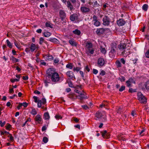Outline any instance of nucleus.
Listing matches in <instances>:
<instances>
[{
    "mask_svg": "<svg viewBox=\"0 0 149 149\" xmlns=\"http://www.w3.org/2000/svg\"><path fill=\"white\" fill-rule=\"evenodd\" d=\"M22 106H23L24 107H26L28 105V103L26 102H23L22 103Z\"/></svg>",
    "mask_w": 149,
    "mask_h": 149,
    "instance_id": "obj_62",
    "label": "nucleus"
},
{
    "mask_svg": "<svg viewBox=\"0 0 149 149\" xmlns=\"http://www.w3.org/2000/svg\"><path fill=\"white\" fill-rule=\"evenodd\" d=\"M118 48L121 52V55L125 57H127L130 54V47L125 43H120L118 45Z\"/></svg>",
    "mask_w": 149,
    "mask_h": 149,
    "instance_id": "obj_2",
    "label": "nucleus"
},
{
    "mask_svg": "<svg viewBox=\"0 0 149 149\" xmlns=\"http://www.w3.org/2000/svg\"><path fill=\"white\" fill-rule=\"evenodd\" d=\"M98 21L97 17L95 15H94L93 16V21L94 22H97Z\"/></svg>",
    "mask_w": 149,
    "mask_h": 149,
    "instance_id": "obj_37",
    "label": "nucleus"
},
{
    "mask_svg": "<svg viewBox=\"0 0 149 149\" xmlns=\"http://www.w3.org/2000/svg\"><path fill=\"white\" fill-rule=\"evenodd\" d=\"M10 60H12L13 62L16 63L17 62L19 61V60L18 59H17L15 58L13 56H12L10 58Z\"/></svg>",
    "mask_w": 149,
    "mask_h": 149,
    "instance_id": "obj_31",
    "label": "nucleus"
},
{
    "mask_svg": "<svg viewBox=\"0 0 149 149\" xmlns=\"http://www.w3.org/2000/svg\"><path fill=\"white\" fill-rule=\"evenodd\" d=\"M42 105V102L41 100H38V106L39 108Z\"/></svg>",
    "mask_w": 149,
    "mask_h": 149,
    "instance_id": "obj_47",
    "label": "nucleus"
},
{
    "mask_svg": "<svg viewBox=\"0 0 149 149\" xmlns=\"http://www.w3.org/2000/svg\"><path fill=\"white\" fill-rule=\"evenodd\" d=\"M84 70L85 71H87V72H89L90 71V68L88 65H87L85 67Z\"/></svg>",
    "mask_w": 149,
    "mask_h": 149,
    "instance_id": "obj_45",
    "label": "nucleus"
},
{
    "mask_svg": "<svg viewBox=\"0 0 149 149\" xmlns=\"http://www.w3.org/2000/svg\"><path fill=\"white\" fill-rule=\"evenodd\" d=\"M52 34V33L48 32H45L43 33V35L45 37H48Z\"/></svg>",
    "mask_w": 149,
    "mask_h": 149,
    "instance_id": "obj_29",
    "label": "nucleus"
},
{
    "mask_svg": "<svg viewBox=\"0 0 149 149\" xmlns=\"http://www.w3.org/2000/svg\"><path fill=\"white\" fill-rule=\"evenodd\" d=\"M36 48V46L35 44L32 43L29 46V47L26 48L25 51L27 53L33 52Z\"/></svg>",
    "mask_w": 149,
    "mask_h": 149,
    "instance_id": "obj_5",
    "label": "nucleus"
},
{
    "mask_svg": "<svg viewBox=\"0 0 149 149\" xmlns=\"http://www.w3.org/2000/svg\"><path fill=\"white\" fill-rule=\"evenodd\" d=\"M67 6L70 11L73 10L74 9L73 6L69 1H67Z\"/></svg>",
    "mask_w": 149,
    "mask_h": 149,
    "instance_id": "obj_15",
    "label": "nucleus"
},
{
    "mask_svg": "<svg viewBox=\"0 0 149 149\" xmlns=\"http://www.w3.org/2000/svg\"><path fill=\"white\" fill-rule=\"evenodd\" d=\"M85 49L87 54H93L94 50L93 48V44L90 42H87L86 43Z\"/></svg>",
    "mask_w": 149,
    "mask_h": 149,
    "instance_id": "obj_3",
    "label": "nucleus"
},
{
    "mask_svg": "<svg viewBox=\"0 0 149 149\" xmlns=\"http://www.w3.org/2000/svg\"><path fill=\"white\" fill-rule=\"evenodd\" d=\"M142 89L143 90L145 91L146 90L148 91H149V80L148 81L144 84V85L142 87Z\"/></svg>",
    "mask_w": 149,
    "mask_h": 149,
    "instance_id": "obj_11",
    "label": "nucleus"
},
{
    "mask_svg": "<svg viewBox=\"0 0 149 149\" xmlns=\"http://www.w3.org/2000/svg\"><path fill=\"white\" fill-rule=\"evenodd\" d=\"M7 46L9 47L10 48H12L13 47L12 44L8 40H6Z\"/></svg>",
    "mask_w": 149,
    "mask_h": 149,
    "instance_id": "obj_28",
    "label": "nucleus"
},
{
    "mask_svg": "<svg viewBox=\"0 0 149 149\" xmlns=\"http://www.w3.org/2000/svg\"><path fill=\"white\" fill-rule=\"evenodd\" d=\"M33 98L34 100V102H35L37 103L38 102V97L36 96H34Z\"/></svg>",
    "mask_w": 149,
    "mask_h": 149,
    "instance_id": "obj_56",
    "label": "nucleus"
},
{
    "mask_svg": "<svg viewBox=\"0 0 149 149\" xmlns=\"http://www.w3.org/2000/svg\"><path fill=\"white\" fill-rule=\"evenodd\" d=\"M128 91L130 93H132L135 92L136 91L135 89H133L132 88H130L129 90Z\"/></svg>",
    "mask_w": 149,
    "mask_h": 149,
    "instance_id": "obj_51",
    "label": "nucleus"
},
{
    "mask_svg": "<svg viewBox=\"0 0 149 149\" xmlns=\"http://www.w3.org/2000/svg\"><path fill=\"white\" fill-rule=\"evenodd\" d=\"M68 97L72 100L76 99L77 97V96L74 93L70 94L68 95Z\"/></svg>",
    "mask_w": 149,
    "mask_h": 149,
    "instance_id": "obj_21",
    "label": "nucleus"
},
{
    "mask_svg": "<svg viewBox=\"0 0 149 149\" xmlns=\"http://www.w3.org/2000/svg\"><path fill=\"white\" fill-rule=\"evenodd\" d=\"M72 32L74 34L77 35H79L81 34L80 31L77 29H76L74 30Z\"/></svg>",
    "mask_w": 149,
    "mask_h": 149,
    "instance_id": "obj_26",
    "label": "nucleus"
},
{
    "mask_svg": "<svg viewBox=\"0 0 149 149\" xmlns=\"http://www.w3.org/2000/svg\"><path fill=\"white\" fill-rule=\"evenodd\" d=\"M125 86H122L119 89V91L120 92H122L125 90Z\"/></svg>",
    "mask_w": 149,
    "mask_h": 149,
    "instance_id": "obj_53",
    "label": "nucleus"
},
{
    "mask_svg": "<svg viewBox=\"0 0 149 149\" xmlns=\"http://www.w3.org/2000/svg\"><path fill=\"white\" fill-rule=\"evenodd\" d=\"M19 80V79H10V81L14 83L15 82V81H18Z\"/></svg>",
    "mask_w": 149,
    "mask_h": 149,
    "instance_id": "obj_55",
    "label": "nucleus"
},
{
    "mask_svg": "<svg viewBox=\"0 0 149 149\" xmlns=\"http://www.w3.org/2000/svg\"><path fill=\"white\" fill-rule=\"evenodd\" d=\"M41 102L43 104H45L46 103V100L44 98H42Z\"/></svg>",
    "mask_w": 149,
    "mask_h": 149,
    "instance_id": "obj_63",
    "label": "nucleus"
},
{
    "mask_svg": "<svg viewBox=\"0 0 149 149\" xmlns=\"http://www.w3.org/2000/svg\"><path fill=\"white\" fill-rule=\"evenodd\" d=\"M5 123H6L5 121H4L3 122H2L1 121H0V124L1 127L3 126L4 125Z\"/></svg>",
    "mask_w": 149,
    "mask_h": 149,
    "instance_id": "obj_61",
    "label": "nucleus"
},
{
    "mask_svg": "<svg viewBox=\"0 0 149 149\" xmlns=\"http://www.w3.org/2000/svg\"><path fill=\"white\" fill-rule=\"evenodd\" d=\"M103 24L104 26H108L110 24V21L108 17L105 16L103 18Z\"/></svg>",
    "mask_w": 149,
    "mask_h": 149,
    "instance_id": "obj_7",
    "label": "nucleus"
},
{
    "mask_svg": "<svg viewBox=\"0 0 149 149\" xmlns=\"http://www.w3.org/2000/svg\"><path fill=\"white\" fill-rule=\"evenodd\" d=\"M60 17L61 19L63 21L65 18L66 15L65 12L64 10H60L59 11Z\"/></svg>",
    "mask_w": 149,
    "mask_h": 149,
    "instance_id": "obj_9",
    "label": "nucleus"
},
{
    "mask_svg": "<svg viewBox=\"0 0 149 149\" xmlns=\"http://www.w3.org/2000/svg\"><path fill=\"white\" fill-rule=\"evenodd\" d=\"M104 32V29L103 28L97 29L96 31V33L98 35L103 34Z\"/></svg>",
    "mask_w": 149,
    "mask_h": 149,
    "instance_id": "obj_22",
    "label": "nucleus"
},
{
    "mask_svg": "<svg viewBox=\"0 0 149 149\" xmlns=\"http://www.w3.org/2000/svg\"><path fill=\"white\" fill-rule=\"evenodd\" d=\"M8 136L10 138V140L11 141H13V137L11 134H9L8 135Z\"/></svg>",
    "mask_w": 149,
    "mask_h": 149,
    "instance_id": "obj_52",
    "label": "nucleus"
},
{
    "mask_svg": "<svg viewBox=\"0 0 149 149\" xmlns=\"http://www.w3.org/2000/svg\"><path fill=\"white\" fill-rule=\"evenodd\" d=\"M45 119H49L50 118V116L48 112L45 113L44 114Z\"/></svg>",
    "mask_w": 149,
    "mask_h": 149,
    "instance_id": "obj_34",
    "label": "nucleus"
},
{
    "mask_svg": "<svg viewBox=\"0 0 149 149\" xmlns=\"http://www.w3.org/2000/svg\"><path fill=\"white\" fill-rule=\"evenodd\" d=\"M148 8V6L147 4H144L142 6V9L144 11L147 10Z\"/></svg>",
    "mask_w": 149,
    "mask_h": 149,
    "instance_id": "obj_36",
    "label": "nucleus"
},
{
    "mask_svg": "<svg viewBox=\"0 0 149 149\" xmlns=\"http://www.w3.org/2000/svg\"><path fill=\"white\" fill-rule=\"evenodd\" d=\"M138 99L141 103H146L147 101V99L141 92L137 93Z\"/></svg>",
    "mask_w": 149,
    "mask_h": 149,
    "instance_id": "obj_4",
    "label": "nucleus"
},
{
    "mask_svg": "<svg viewBox=\"0 0 149 149\" xmlns=\"http://www.w3.org/2000/svg\"><path fill=\"white\" fill-rule=\"evenodd\" d=\"M70 2L71 1L72 3L75 4L76 3H77L78 5V7H79L80 5V3L78 0H70Z\"/></svg>",
    "mask_w": 149,
    "mask_h": 149,
    "instance_id": "obj_27",
    "label": "nucleus"
},
{
    "mask_svg": "<svg viewBox=\"0 0 149 149\" xmlns=\"http://www.w3.org/2000/svg\"><path fill=\"white\" fill-rule=\"evenodd\" d=\"M43 57L45 59L46 61H50L54 59V57L50 54L45 55Z\"/></svg>",
    "mask_w": 149,
    "mask_h": 149,
    "instance_id": "obj_18",
    "label": "nucleus"
},
{
    "mask_svg": "<svg viewBox=\"0 0 149 149\" xmlns=\"http://www.w3.org/2000/svg\"><path fill=\"white\" fill-rule=\"evenodd\" d=\"M59 61V59L58 58H56L54 61V62L55 64H58Z\"/></svg>",
    "mask_w": 149,
    "mask_h": 149,
    "instance_id": "obj_48",
    "label": "nucleus"
},
{
    "mask_svg": "<svg viewBox=\"0 0 149 149\" xmlns=\"http://www.w3.org/2000/svg\"><path fill=\"white\" fill-rule=\"evenodd\" d=\"M22 106V103H19V105L17 107V108L18 109H19Z\"/></svg>",
    "mask_w": 149,
    "mask_h": 149,
    "instance_id": "obj_64",
    "label": "nucleus"
},
{
    "mask_svg": "<svg viewBox=\"0 0 149 149\" xmlns=\"http://www.w3.org/2000/svg\"><path fill=\"white\" fill-rule=\"evenodd\" d=\"M48 141V138L46 137H44L42 139V141L45 143H46Z\"/></svg>",
    "mask_w": 149,
    "mask_h": 149,
    "instance_id": "obj_43",
    "label": "nucleus"
},
{
    "mask_svg": "<svg viewBox=\"0 0 149 149\" xmlns=\"http://www.w3.org/2000/svg\"><path fill=\"white\" fill-rule=\"evenodd\" d=\"M47 75L46 77V78L44 80L45 86H48V83L52 81V83L54 84L58 83L61 81V77L59 74L56 72L52 69L49 68L47 72Z\"/></svg>",
    "mask_w": 149,
    "mask_h": 149,
    "instance_id": "obj_1",
    "label": "nucleus"
},
{
    "mask_svg": "<svg viewBox=\"0 0 149 149\" xmlns=\"http://www.w3.org/2000/svg\"><path fill=\"white\" fill-rule=\"evenodd\" d=\"M126 83L127 87H130L132 86L131 84L132 83L135 84V82L133 79L130 78L127 81H126Z\"/></svg>",
    "mask_w": 149,
    "mask_h": 149,
    "instance_id": "obj_8",
    "label": "nucleus"
},
{
    "mask_svg": "<svg viewBox=\"0 0 149 149\" xmlns=\"http://www.w3.org/2000/svg\"><path fill=\"white\" fill-rule=\"evenodd\" d=\"M45 26L47 27H49L51 28H53V26L52 24L51 23L48 22H47L46 23Z\"/></svg>",
    "mask_w": 149,
    "mask_h": 149,
    "instance_id": "obj_40",
    "label": "nucleus"
},
{
    "mask_svg": "<svg viewBox=\"0 0 149 149\" xmlns=\"http://www.w3.org/2000/svg\"><path fill=\"white\" fill-rule=\"evenodd\" d=\"M14 44L16 46V47L19 49L20 48V44L19 43L17 42L16 41H15L14 42Z\"/></svg>",
    "mask_w": 149,
    "mask_h": 149,
    "instance_id": "obj_39",
    "label": "nucleus"
},
{
    "mask_svg": "<svg viewBox=\"0 0 149 149\" xmlns=\"http://www.w3.org/2000/svg\"><path fill=\"white\" fill-rule=\"evenodd\" d=\"M73 67V65L71 63H69L66 65V67L70 69H72Z\"/></svg>",
    "mask_w": 149,
    "mask_h": 149,
    "instance_id": "obj_30",
    "label": "nucleus"
},
{
    "mask_svg": "<svg viewBox=\"0 0 149 149\" xmlns=\"http://www.w3.org/2000/svg\"><path fill=\"white\" fill-rule=\"evenodd\" d=\"M116 54V50L110 49V51L109 52V55L111 58L114 57L115 54Z\"/></svg>",
    "mask_w": 149,
    "mask_h": 149,
    "instance_id": "obj_20",
    "label": "nucleus"
},
{
    "mask_svg": "<svg viewBox=\"0 0 149 149\" xmlns=\"http://www.w3.org/2000/svg\"><path fill=\"white\" fill-rule=\"evenodd\" d=\"M66 75L68 79L74 80L75 79V77L74 73L72 71H69L66 73Z\"/></svg>",
    "mask_w": 149,
    "mask_h": 149,
    "instance_id": "obj_6",
    "label": "nucleus"
},
{
    "mask_svg": "<svg viewBox=\"0 0 149 149\" xmlns=\"http://www.w3.org/2000/svg\"><path fill=\"white\" fill-rule=\"evenodd\" d=\"M81 68L79 67H77L76 68H73V71H76L77 72H78L80 70H81Z\"/></svg>",
    "mask_w": 149,
    "mask_h": 149,
    "instance_id": "obj_44",
    "label": "nucleus"
},
{
    "mask_svg": "<svg viewBox=\"0 0 149 149\" xmlns=\"http://www.w3.org/2000/svg\"><path fill=\"white\" fill-rule=\"evenodd\" d=\"M100 51L103 54H105L106 52V51L105 50V48H104L102 47V46L101 47Z\"/></svg>",
    "mask_w": 149,
    "mask_h": 149,
    "instance_id": "obj_41",
    "label": "nucleus"
},
{
    "mask_svg": "<svg viewBox=\"0 0 149 149\" xmlns=\"http://www.w3.org/2000/svg\"><path fill=\"white\" fill-rule=\"evenodd\" d=\"M102 113L99 111H97L95 114V119L96 120H98V119H101L102 116Z\"/></svg>",
    "mask_w": 149,
    "mask_h": 149,
    "instance_id": "obj_19",
    "label": "nucleus"
},
{
    "mask_svg": "<svg viewBox=\"0 0 149 149\" xmlns=\"http://www.w3.org/2000/svg\"><path fill=\"white\" fill-rule=\"evenodd\" d=\"M100 132L102 134V136L104 138L108 139L109 138V135L108 134L107 131L104 130L101 132Z\"/></svg>",
    "mask_w": 149,
    "mask_h": 149,
    "instance_id": "obj_12",
    "label": "nucleus"
},
{
    "mask_svg": "<svg viewBox=\"0 0 149 149\" xmlns=\"http://www.w3.org/2000/svg\"><path fill=\"white\" fill-rule=\"evenodd\" d=\"M117 21V24L119 26L124 25L126 23L125 21L123 19H119Z\"/></svg>",
    "mask_w": 149,
    "mask_h": 149,
    "instance_id": "obj_17",
    "label": "nucleus"
},
{
    "mask_svg": "<svg viewBox=\"0 0 149 149\" xmlns=\"http://www.w3.org/2000/svg\"><path fill=\"white\" fill-rule=\"evenodd\" d=\"M81 12L84 13H87L90 11V9L88 7H86L82 4L81 7Z\"/></svg>",
    "mask_w": 149,
    "mask_h": 149,
    "instance_id": "obj_10",
    "label": "nucleus"
},
{
    "mask_svg": "<svg viewBox=\"0 0 149 149\" xmlns=\"http://www.w3.org/2000/svg\"><path fill=\"white\" fill-rule=\"evenodd\" d=\"M55 118L57 120H59V119H62V117L61 116L59 115H56L55 116Z\"/></svg>",
    "mask_w": 149,
    "mask_h": 149,
    "instance_id": "obj_46",
    "label": "nucleus"
},
{
    "mask_svg": "<svg viewBox=\"0 0 149 149\" xmlns=\"http://www.w3.org/2000/svg\"><path fill=\"white\" fill-rule=\"evenodd\" d=\"M104 61L103 58H100L98 59L97 62V64L98 66H102L104 65Z\"/></svg>",
    "mask_w": 149,
    "mask_h": 149,
    "instance_id": "obj_14",
    "label": "nucleus"
},
{
    "mask_svg": "<svg viewBox=\"0 0 149 149\" xmlns=\"http://www.w3.org/2000/svg\"><path fill=\"white\" fill-rule=\"evenodd\" d=\"M100 23L99 21H98L96 22H94V25L96 26H100Z\"/></svg>",
    "mask_w": 149,
    "mask_h": 149,
    "instance_id": "obj_50",
    "label": "nucleus"
},
{
    "mask_svg": "<svg viewBox=\"0 0 149 149\" xmlns=\"http://www.w3.org/2000/svg\"><path fill=\"white\" fill-rule=\"evenodd\" d=\"M115 63L117 68H120L121 67V65L120 61L118 60L116 61Z\"/></svg>",
    "mask_w": 149,
    "mask_h": 149,
    "instance_id": "obj_33",
    "label": "nucleus"
},
{
    "mask_svg": "<svg viewBox=\"0 0 149 149\" xmlns=\"http://www.w3.org/2000/svg\"><path fill=\"white\" fill-rule=\"evenodd\" d=\"M79 96L80 97L81 100L87 99L88 98V97L86 95V93L83 91H81L80 94L79 95Z\"/></svg>",
    "mask_w": 149,
    "mask_h": 149,
    "instance_id": "obj_13",
    "label": "nucleus"
},
{
    "mask_svg": "<svg viewBox=\"0 0 149 149\" xmlns=\"http://www.w3.org/2000/svg\"><path fill=\"white\" fill-rule=\"evenodd\" d=\"M77 15L76 14H73L70 17V19L72 21H74L75 19H77Z\"/></svg>",
    "mask_w": 149,
    "mask_h": 149,
    "instance_id": "obj_23",
    "label": "nucleus"
},
{
    "mask_svg": "<svg viewBox=\"0 0 149 149\" xmlns=\"http://www.w3.org/2000/svg\"><path fill=\"white\" fill-rule=\"evenodd\" d=\"M43 42H45V43H47V42L45 40L44 38H40V45H42Z\"/></svg>",
    "mask_w": 149,
    "mask_h": 149,
    "instance_id": "obj_32",
    "label": "nucleus"
},
{
    "mask_svg": "<svg viewBox=\"0 0 149 149\" xmlns=\"http://www.w3.org/2000/svg\"><path fill=\"white\" fill-rule=\"evenodd\" d=\"M119 80L121 82H123L125 80V78L124 77L122 76L121 78H119Z\"/></svg>",
    "mask_w": 149,
    "mask_h": 149,
    "instance_id": "obj_54",
    "label": "nucleus"
},
{
    "mask_svg": "<svg viewBox=\"0 0 149 149\" xmlns=\"http://www.w3.org/2000/svg\"><path fill=\"white\" fill-rule=\"evenodd\" d=\"M98 72V71L97 70L93 69V74H96Z\"/></svg>",
    "mask_w": 149,
    "mask_h": 149,
    "instance_id": "obj_58",
    "label": "nucleus"
},
{
    "mask_svg": "<svg viewBox=\"0 0 149 149\" xmlns=\"http://www.w3.org/2000/svg\"><path fill=\"white\" fill-rule=\"evenodd\" d=\"M106 74L105 72L103 70H102L100 73V75L102 76Z\"/></svg>",
    "mask_w": 149,
    "mask_h": 149,
    "instance_id": "obj_60",
    "label": "nucleus"
},
{
    "mask_svg": "<svg viewBox=\"0 0 149 149\" xmlns=\"http://www.w3.org/2000/svg\"><path fill=\"white\" fill-rule=\"evenodd\" d=\"M69 43L72 46H77V43L73 40H70L69 41Z\"/></svg>",
    "mask_w": 149,
    "mask_h": 149,
    "instance_id": "obj_25",
    "label": "nucleus"
},
{
    "mask_svg": "<svg viewBox=\"0 0 149 149\" xmlns=\"http://www.w3.org/2000/svg\"><path fill=\"white\" fill-rule=\"evenodd\" d=\"M35 122H37L38 123H40L42 120L41 116L39 114L37 115L34 119Z\"/></svg>",
    "mask_w": 149,
    "mask_h": 149,
    "instance_id": "obj_16",
    "label": "nucleus"
},
{
    "mask_svg": "<svg viewBox=\"0 0 149 149\" xmlns=\"http://www.w3.org/2000/svg\"><path fill=\"white\" fill-rule=\"evenodd\" d=\"M49 40L52 42H53L55 43H57L58 41L55 38H50L49 39Z\"/></svg>",
    "mask_w": 149,
    "mask_h": 149,
    "instance_id": "obj_35",
    "label": "nucleus"
},
{
    "mask_svg": "<svg viewBox=\"0 0 149 149\" xmlns=\"http://www.w3.org/2000/svg\"><path fill=\"white\" fill-rule=\"evenodd\" d=\"M131 115L132 116H135L136 115V114L135 112V111L134 110H133L131 113Z\"/></svg>",
    "mask_w": 149,
    "mask_h": 149,
    "instance_id": "obj_59",
    "label": "nucleus"
},
{
    "mask_svg": "<svg viewBox=\"0 0 149 149\" xmlns=\"http://www.w3.org/2000/svg\"><path fill=\"white\" fill-rule=\"evenodd\" d=\"M145 56L146 58H149V49L145 53Z\"/></svg>",
    "mask_w": 149,
    "mask_h": 149,
    "instance_id": "obj_49",
    "label": "nucleus"
},
{
    "mask_svg": "<svg viewBox=\"0 0 149 149\" xmlns=\"http://www.w3.org/2000/svg\"><path fill=\"white\" fill-rule=\"evenodd\" d=\"M98 21L97 17L95 15H94L93 16V21L94 22H97Z\"/></svg>",
    "mask_w": 149,
    "mask_h": 149,
    "instance_id": "obj_38",
    "label": "nucleus"
},
{
    "mask_svg": "<svg viewBox=\"0 0 149 149\" xmlns=\"http://www.w3.org/2000/svg\"><path fill=\"white\" fill-rule=\"evenodd\" d=\"M111 49H113L115 50L117 49V44L116 43H112L111 45Z\"/></svg>",
    "mask_w": 149,
    "mask_h": 149,
    "instance_id": "obj_24",
    "label": "nucleus"
},
{
    "mask_svg": "<svg viewBox=\"0 0 149 149\" xmlns=\"http://www.w3.org/2000/svg\"><path fill=\"white\" fill-rule=\"evenodd\" d=\"M120 62H121L124 65L125 63V61L123 58H121L120 59Z\"/></svg>",
    "mask_w": 149,
    "mask_h": 149,
    "instance_id": "obj_57",
    "label": "nucleus"
},
{
    "mask_svg": "<svg viewBox=\"0 0 149 149\" xmlns=\"http://www.w3.org/2000/svg\"><path fill=\"white\" fill-rule=\"evenodd\" d=\"M31 113L33 115H35L37 113L36 111L34 109H32L31 112Z\"/></svg>",
    "mask_w": 149,
    "mask_h": 149,
    "instance_id": "obj_42",
    "label": "nucleus"
}]
</instances>
